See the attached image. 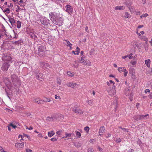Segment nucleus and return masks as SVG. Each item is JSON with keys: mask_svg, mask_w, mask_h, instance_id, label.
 Segmentation results:
<instances>
[{"mask_svg": "<svg viewBox=\"0 0 152 152\" xmlns=\"http://www.w3.org/2000/svg\"><path fill=\"white\" fill-rule=\"evenodd\" d=\"M124 7L123 6H116L115 8V9L116 10H124Z\"/></svg>", "mask_w": 152, "mask_h": 152, "instance_id": "obj_20", "label": "nucleus"}, {"mask_svg": "<svg viewBox=\"0 0 152 152\" xmlns=\"http://www.w3.org/2000/svg\"><path fill=\"white\" fill-rule=\"evenodd\" d=\"M66 12L68 13L69 14H72L73 12L72 7L69 5H67L65 6Z\"/></svg>", "mask_w": 152, "mask_h": 152, "instance_id": "obj_9", "label": "nucleus"}, {"mask_svg": "<svg viewBox=\"0 0 152 152\" xmlns=\"http://www.w3.org/2000/svg\"><path fill=\"white\" fill-rule=\"evenodd\" d=\"M149 118V115L147 114L145 115H140V120H145Z\"/></svg>", "mask_w": 152, "mask_h": 152, "instance_id": "obj_18", "label": "nucleus"}, {"mask_svg": "<svg viewBox=\"0 0 152 152\" xmlns=\"http://www.w3.org/2000/svg\"><path fill=\"white\" fill-rule=\"evenodd\" d=\"M1 9L3 10V11L4 12H6L7 14H9L10 13V10L9 8H7L6 10H4L2 9V7H0Z\"/></svg>", "mask_w": 152, "mask_h": 152, "instance_id": "obj_21", "label": "nucleus"}, {"mask_svg": "<svg viewBox=\"0 0 152 152\" xmlns=\"http://www.w3.org/2000/svg\"><path fill=\"white\" fill-rule=\"evenodd\" d=\"M122 130H123L124 132L126 131L127 132H128V129H126L123 128Z\"/></svg>", "mask_w": 152, "mask_h": 152, "instance_id": "obj_60", "label": "nucleus"}, {"mask_svg": "<svg viewBox=\"0 0 152 152\" xmlns=\"http://www.w3.org/2000/svg\"><path fill=\"white\" fill-rule=\"evenodd\" d=\"M40 21L42 24L47 26L50 23V20L46 18H41Z\"/></svg>", "mask_w": 152, "mask_h": 152, "instance_id": "obj_7", "label": "nucleus"}, {"mask_svg": "<svg viewBox=\"0 0 152 152\" xmlns=\"http://www.w3.org/2000/svg\"><path fill=\"white\" fill-rule=\"evenodd\" d=\"M52 1H60L61 2H63L64 1V0H52Z\"/></svg>", "mask_w": 152, "mask_h": 152, "instance_id": "obj_52", "label": "nucleus"}, {"mask_svg": "<svg viewBox=\"0 0 152 152\" xmlns=\"http://www.w3.org/2000/svg\"><path fill=\"white\" fill-rule=\"evenodd\" d=\"M84 130L88 132L89 130V127L88 126H86L84 128Z\"/></svg>", "mask_w": 152, "mask_h": 152, "instance_id": "obj_41", "label": "nucleus"}, {"mask_svg": "<svg viewBox=\"0 0 152 152\" xmlns=\"http://www.w3.org/2000/svg\"><path fill=\"white\" fill-rule=\"evenodd\" d=\"M133 118L136 121H138L139 120H140V115H134V116Z\"/></svg>", "mask_w": 152, "mask_h": 152, "instance_id": "obj_22", "label": "nucleus"}, {"mask_svg": "<svg viewBox=\"0 0 152 152\" xmlns=\"http://www.w3.org/2000/svg\"><path fill=\"white\" fill-rule=\"evenodd\" d=\"M128 73V72L127 71V70L124 72V75L125 77H126L127 76Z\"/></svg>", "mask_w": 152, "mask_h": 152, "instance_id": "obj_62", "label": "nucleus"}, {"mask_svg": "<svg viewBox=\"0 0 152 152\" xmlns=\"http://www.w3.org/2000/svg\"><path fill=\"white\" fill-rule=\"evenodd\" d=\"M43 102H44L43 100H39V104H42L43 103Z\"/></svg>", "mask_w": 152, "mask_h": 152, "instance_id": "obj_64", "label": "nucleus"}, {"mask_svg": "<svg viewBox=\"0 0 152 152\" xmlns=\"http://www.w3.org/2000/svg\"><path fill=\"white\" fill-rule=\"evenodd\" d=\"M66 42L67 43V44L66 45L67 46H69L70 47V48H72V44L70 43V42L68 40H65Z\"/></svg>", "mask_w": 152, "mask_h": 152, "instance_id": "obj_28", "label": "nucleus"}, {"mask_svg": "<svg viewBox=\"0 0 152 152\" xmlns=\"http://www.w3.org/2000/svg\"><path fill=\"white\" fill-rule=\"evenodd\" d=\"M45 49L44 46L41 45L38 48V53L40 57H42L45 55Z\"/></svg>", "mask_w": 152, "mask_h": 152, "instance_id": "obj_2", "label": "nucleus"}, {"mask_svg": "<svg viewBox=\"0 0 152 152\" xmlns=\"http://www.w3.org/2000/svg\"><path fill=\"white\" fill-rule=\"evenodd\" d=\"M11 79L12 82L15 86L20 85V80L18 78L17 76L13 74L12 75Z\"/></svg>", "mask_w": 152, "mask_h": 152, "instance_id": "obj_1", "label": "nucleus"}, {"mask_svg": "<svg viewBox=\"0 0 152 152\" xmlns=\"http://www.w3.org/2000/svg\"><path fill=\"white\" fill-rule=\"evenodd\" d=\"M78 106L77 105H75L74 107L72 108V111L76 114H82L83 113L82 110L78 109Z\"/></svg>", "mask_w": 152, "mask_h": 152, "instance_id": "obj_5", "label": "nucleus"}, {"mask_svg": "<svg viewBox=\"0 0 152 152\" xmlns=\"http://www.w3.org/2000/svg\"><path fill=\"white\" fill-rule=\"evenodd\" d=\"M95 141V140L94 139H91L89 140V142L90 143L94 142Z\"/></svg>", "mask_w": 152, "mask_h": 152, "instance_id": "obj_61", "label": "nucleus"}, {"mask_svg": "<svg viewBox=\"0 0 152 152\" xmlns=\"http://www.w3.org/2000/svg\"><path fill=\"white\" fill-rule=\"evenodd\" d=\"M77 84L76 83H73L72 82H69L66 84V85L72 88H74L76 86Z\"/></svg>", "mask_w": 152, "mask_h": 152, "instance_id": "obj_13", "label": "nucleus"}, {"mask_svg": "<svg viewBox=\"0 0 152 152\" xmlns=\"http://www.w3.org/2000/svg\"><path fill=\"white\" fill-rule=\"evenodd\" d=\"M10 66V65L8 63H4L3 64L1 67L2 70L4 71H7L8 70Z\"/></svg>", "mask_w": 152, "mask_h": 152, "instance_id": "obj_11", "label": "nucleus"}, {"mask_svg": "<svg viewBox=\"0 0 152 152\" xmlns=\"http://www.w3.org/2000/svg\"><path fill=\"white\" fill-rule=\"evenodd\" d=\"M121 69V71L122 72H125L126 71L125 67L122 68V69Z\"/></svg>", "mask_w": 152, "mask_h": 152, "instance_id": "obj_57", "label": "nucleus"}, {"mask_svg": "<svg viewBox=\"0 0 152 152\" xmlns=\"http://www.w3.org/2000/svg\"><path fill=\"white\" fill-rule=\"evenodd\" d=\"M21 40H19L15 41V42H13L12 44H15L16 45H19V44H21Z\"/></svg>", "mask_w": 152, "mask_h": 152, "instance_id": "obj_29", "label": "nucleus"}, {"mask_svg": "<svg viewBox=\"0 0 152 152\" xmlns=\"http://www.w3.org/2000/svg\"><path fill=\"white\" fill-rule=\"evenodd\" d=\"M63 19L61 17H59L58 19H56L53 22L54 23L59 26H61L63 24Z\"/></svg>", "mask_w": 152, "mask_h": 152, "instance_id": "obj_6", "label": "nucleus"}, {"mask_svg": "<svg viewBox=\"0 0 152 152\" xmlns=\"http://www.w3.org/2000/svg\"><path fill=\"white\" fill-rule=\"evenodd\" d=\"M20 9H21L18 6H17V7L16 10V11L17 12Z\"/></svg>", "mask_w": 152, "mask_h": 152, "instance_id": "obj_63", "label": "nucleus"}, {"mask_svg": "<svg viewBox=\"0 0 152 152\" xmlns=\"http://www.w3.org/2000/svg\"><path fill=\"white\" fill-rule=\"evenodd\" d=\"M61 82L60 79H58L57 80V84L59 85H60L61 84Z\"/></svg>", "mask_w": 152, "mask_h": 152, "instance_id": "obj_50", "label": "nucleus"}, {"mask_svg": "<svg viewBox=\"0 0 152 152\" xmlns=\"http://www.w3.org/2000/svg\"><path fill=\"white\" fill-rule=\"evenodd\" d=\"M44 102H48L50 101V100L49 98H46L43 100Z\"/></svg>", "mask_w": 152, "mask_h": 152, "instance_id": "obj_44", "label": "nucleus"}, {"mask_svg": "<svg viewBox=\"0 0 152 152\" xmlns=\"http://www.w3.org/2000/svg\"><path fill=\"white\" fill-rule=\"evenodd\" d=\"M115 141L117 143H119L121 142V140L120 138H118L116 139Z\"/></svg>", "mask_w": 152, "mask_h": 152, "instance_id": "obj_45", "label": "nucleus"}, {"mask_svg": "<svg viewBox=\"0 0 152 152\" xmlns=\"http://www.w3.org/2000/svg\"><path fill=\"white\" fill-rule=\"evenodd\" d=\"M86 102L90 105H92L93 104V102L91 100L88 99L86 101Z\"/></svg>", "mask_w": 152, "mask_h": 152, "instance_id": "obj_31", "label": "nucleus"}, {"mask_svg": "<svg viewBox=\"0 0 152 152\" xmlns=\"http://www.w3.org/2000/svg\"><path fill=\"white\" fill-rule=\"evenodd\" d=\"M105 131V128L104 126H102L100 127L99 132V135L100 136H101L102 134Z\"/></svg>", "mask_w": 152, "mask_h": 152, "instance_id": "obj_15", "label": "nucleus"}, {"mask_svg": "<svg viewBox=\"0 0 152 152\" xmlns=\"http://www.w3.org/2000/svg\"><path fill=\"white\" fill-rule=\"evenodd\" d=\"M94 49H92L90 51V54L91 55L93 54V53L94 51Z\"/></svg>", "mask_w": 152, "mask_h": 152, "instance_id": "obj_46", "label": "nucleus"}, {"mask_svg": "<svg viewBox=\"0 0 152 152\" xmlns=\"http://www.w3.org/2000/svg\"><path fill=\"white\" fill-rule=\"evenodd\" d=\"M10 23H11L12 26L14 25H15V21L13 18H9Z\"/></svg>", "mask_w": 152, "mask_h": 152, "instance_id": "obj_17", "label": "nucleus"}, {"mask_svg": "<svg viewBox=\"0 0 152 152\" xmlns=\"http://www.w3.org/2000/svg\"><path fill=\"white\" fill-rule=\"evenodd\" d=\"M75 64H73L71 65L72 66L75 68H77L78 66V64L76 61H74Z\"/></svg>", "mask_w": 152, "mask_h": 152, "instance_id": "obj_25", "label": "nucleus"}, {"mask_svg": "<svg viewBox=\"0 0 152 152\" xmlns=\"http://www.w3.org/2000/svg\"><path fill=\"white\" fill-rule=\"evenodd\" d=\"M39 100H40L39 99L37 98L34 99L33 101L34 102L37 103L38 104H39Z\"/></svg>", "mask_w": 152, "mask_h": 152, "instance_id": "obj_37", "label": "nucleus"}, {"mask_svg": "<svg viewBox=\"0 0 152 152\" xmlns=\"http://www.w3.org/2000/svg\"><path fill=\"white\" fill-rule=\"evenodd\" d=\"M124 17L125 18H129L130 17V14L128 13L127 12H126L125 13Z\"/></svg>", "mask_w": 152, "mask_h": 152, "instance_id": "obj_30", "label": "nucleus"}, {"mask_svg": "<svg viewBox=\"0 0 152 152\" xmlns=\"http://www.w3.org/2000/svg\"><path fill=\"white\" fill-rule=\"evenodd\" d=\"M26 152H32V151L29 149H26Z\"/></svg>", "mask_w": 152, "mask_h": 152, "instance_id": "obj_54", "label": "nucleus"}, {"mask_svg": "<svg viewBox=\"0 0 152 152\" xmlns=\"http://www.w3.org/2000/svg\"><path fill=\"white\" fill-rule=\"evenodd\" d=\"M80 62L85 65L90 66L91 64V63L90 61L87 60L85 61L83 57H81Z\"/></svg>", "mask_w": 152, "mask_h": 152, "instance_id": "obj_8", "label": "nucleus"}, {"mask_svg": "<svg viewBox=\"0 0 152 152\" xmlns=\"http://www.w3.org/2000/svg\"><path fill=\"white\" fill-rule=\"evenodd\" d=\"M140 39L142 40H143L145 41H147L148 40V39L146 37H144L143 36H141L140 37Z\"/></svg>", "mask_w": 152, "mask_h": 152, "instance_id": "obj_38", "label": "nucleus"}, {"mask_svg": "<svg viewBox=\"0 0 152 152\" xmlns=\"http://www.w3.org/2000/svg\"><path fill=\"white\" fill-rule=\"evenodd\" d=\"M65 135H66V137H70L71 135H74V134L73 133H66Z\"/></svg>", "mask_w": 152, "mask_h": 152, "instance_id": "obj_34", "label": "nucleus"}, {"mask_svg": "<svg viewBox=\"0 0 152 152\" xmlns=\"http://www.w3.org/2000/svg\"><path fill=\"white\" fill-rule=\"evenodd\" d=\"M23 135L24 136L27 137L29 139L30 138V137L28 135H27L26 134H23Z\"/></svg>", "mask_w": 152, "mask_h": 152, "instance_id": "obj_56", "label": "nucleus"}, {"mask_svg": "<svg viewBox=\"0 0 152 152\" xmlns=\"http://www.w3.org/2000/svg\"><path fill=\"white\" fill-rule=\"evenodd\" d=\"M15 146L18 148H23L24 146L23 142L21 143L17 142L15 144Z\"/></svg>", "mask_w": 152, "mask_h": 152, "instance_id": "obj_14", "label": "nucleus"}, {"mask_svg": "<svg viewBox=\"0 0 152 152\" xmlns=\"http://www.w3.org/2000/svg\"><path fill=\"white\" fill-rule=\"evenodd\" d=\"M40 66L42 68L45 69V68L51 67L50 66L48 63H41Z\"/></svg>", "mask_w": 152, "mask_h": 152, "instance_id": "obj_12", "label": "nucleus"}, {"mask_svg": "<svg viewBox=\"0 0 152 152\" xmlns=\"http://www.w3.org/2000/svg\"><path fill=\"white\" fill-rule=\"evenodd\" d=\"M75 132L76 133V137L77 138H79L81 136V133L77 131H75Z\"/></svg>", "mask_w": 152, "mask_h": 152, "instance_id": "obj_24", "label": "nucleus"}, {"mask_svg": "<svg viewBox=\"0 0 152 152\" xmlns=\"http://www.w3.org/2000/svg\"><path fill=\"white\" fill-rule=\"evenodd\" d=\"M62 132V131L61 130V131H58L56 132V134H57L58 135H60L61 134V133Z\"/></svg>", "mask_w": 152, "mask_h": 152, "instance_id": "obj_55", "label": "nucleus"}, {"mask_svg": "<svg viewBox=\"0 0 152 152\" xmlns=\"http://www.w3.org/2000/svg\"><path fill=\"white\" fill-rule=\"evenodd\" d=\"M54 134L55 133L53 131H51L48 132V135L49 137H51L53 136Z\"/></svg>", "mask_w": 152, "mask_h": 152, "instance_id": "obj_26", "label": "nucleus"}, {"mask_svg": "<svg viewBox=\"0 0 152 152\" xmlns=\"http://www.w3.org/2000/svg\"><path fill=\"white\" fill-rule=\"evenodd\" d=\"M35 73L36 74L37 79L40 80H41V79H42L43 75L42 73L40 72L39 73L38 71H36Z\"/></svg>", "mask_w": 152, "mask_h": 152, "instance_id": "obj_10", "label": "nucleus"}, {"mask_svg": "<svg viewBox=\"0 0 152 152\" xmlns=\"http://www.w3.org/2000/svg\"><path fill=\"white\" fill-rule=\"evenodd\" d=\"M145 62L148 68L150 67L151 64L150 60L149 59L145 60Z\"/></svg>", "mask_w": 152, "mask_h": 152, "instance_id": "obj_19", "label": "nucleus"}, {"mask_svg": "<svg viewBox=\"0 0 152 152\" xmlns=\"http://www.w3.org/2000/svg\"><path fill=\"white\" fill-rule=\"evenodd\" d=\"M88 152H94L93 149L91 148H88L87 150Z\"/></svg>", "mask_w": 152, "mask_h": 152, "instance_id": "obj_35", "label": "nucleus"}, {"mask_svg": "<svg viewBox=\"0 0 152 152\" xmlns=\"http://www.w3.org/2000/svg\"><path fill=\"white\" fill-rule=\"evenodd\" d=\"M132 0H126L124 3L129 8L130 7L132 4Z\"/></svg>", "mask_w": 152, "mask_h": 152, "instance_id": "obj_16", "label": "nucleus"}, {"mask_svg": "<svg viewBox=\"0 0 152 152\" xmlns=\"http://www.w3.org/2000/svg\"><path fill=\"white\" fill-rule=\"evenodd\" d=\"M148 92H150V90L148 89H146L145 90V93H147Z\"/></svg>", "mask_w": 152, "mask_h": 152, "instance_id": "obj_59", "label": "nucleus"}, {"mask_svg": "<svg viewBox=\"0 0 152 152\" xmlns=\"http://www.w3.org/2000/svg\"><path fill=\"white\" fill-rule=\"evenodd\" d=\"M10 126H12L13 128L15 129L17 127V126L16 125H13L12 123H10L9 124Z\"/></svg>", "mask_w": 152, "mask_h": 152, "instance_id": "obj_43", "label": "nucleus"}, {"mask_svg": "<svg viewBox=\"0 0 152 152\" xmlns=\"http://www.w3.org/2000/svg\"><path fill=\"white\" fill-rule=\"evenodd\" d=\"M80 50L79 48L77 47L76 48V52H77L76 55H78L80 53Z\"/></svg>", "mask_w": 152, "mask_h": 152, "instance_id": "obj_39", "label": "nucleus"}, {"mask_svg": "<svg viewBox=\"0 0 152 152\" xmlns=\"http://www.w3.org/2000/svg\"><path fill=\"white\" fill-rule=\"evenodd\" d=\"M134 71V69L132 68H129V72L130 73L132 72H133Z\"/></svg>", "mask_w": 152, "mask_h": 152, "instance_id": "obj_51", "label": "nucleus"}, {"mask_svg": "<svg viewBox=\"0 0 152 152\" xmlns=\"http://www.w3.org/2000/svg\"><path fill=\"white\" fill-rule=\"evenodd\" d=\"M54 118V117H48L47 118V120L48 121H53Z\"/></svg>", "mask_w": 152, "mask_h": 152, "instance_id": "obj_27", "label": "nucleus"}, {"mask_svg": "<svg viewBox=\"0 0 152 152\" xmlns=\"http://www.w3.org/2000/svg\"><path fill=\"white\" fill-rule=\"evenodd\" d=\"M49 16L50 20L53 22L55 20L58 18L59 15L56 12H52L49 13Z\"/></svg>", "mask_w": 152, "mask_h": 152, "instance_id": "obj_3", "label": "nucleus"}, {"mask_svg": "<svg viewBox=\"0 0 152 152\" xmlns=\"http://www.w3.org/2000/svg\"><path fill=\"white\" fill-rule=\"evenodd\" d=\"M14 35L13 36H10L12 38H17V37H18V34H16L15 33V32H14Z\"/></svg>", "mask_w": 152, "mask_h": 152, "instance_id": "obj_33", "label": "nucleus"}, {"mask_svg": "<svg viewBox=\"0 0 152 152\" xmlns=\"http://www.w3.org/2000/svg\"><path fill=\"white\" fill-rule=\"evenodd\" d=\"M137 143L138 144H139L140 145L141 143H142L141 141L139 139L138 140Z\"/></svg>", "mask_w": 152, "mask_h": 152, "instance_id": "obj_58", "label": "nucleus"}, {"mask_svg": "<svg viewBox=\"0 0 152 152\" xmlns=\"http://www.w3.org/2000/svg\"><path fill=\"white\" fill-rule=\"evenodd\" d=\"M136 63H137V62L136 61H132L131 62L132 64L133 65L136 64Z\"/></svg>", "mask_w": 152, "mask_h": 152, "instance_id": "obj_53", "label": "nucleus"}, {"mask_svg": "<svg viewBox=\"0 0 152 152\" xmlns=\"http://www.w3.org/2000/svg\"><path fill=\"white\" fill-rule=\"evenodd\" d=\"M110 83H113V86L112 87V90H110L108 91V93L109 95L111 96H113L115 95L116 94L115 90V86L114 85L115 83L114 81L112 80H110Z\"/></svg>", "mask_w": 152, "mask_h": 152, "instance_id": "obj_4", "label": "nucleus"}, {"mask_svg": "<svg viewBox=\"0 0 152 152\" xmlns=\"http://www.w3.org/2000/svg\"><path fill=\"white\" fill-rule=\"evenodd\" d=\"M133 55V54L131 53L129 55H128V57L129 58V59H131L133 57L132 56Z\"/></svg>", "mask_w": 152, "mask_h": 152, "instance_id": "obj_47", "label": "nucleus"}, {"mask_svg": "<svg viewBox=\"0 0 152 152\" xmlns=\"http://www.w3.org/2000/svg\"><path fill=\"white\" fill-rule=\"evenodd\" d=\"M148 16V14L147 13H145V14H143L142 15H141L140 17L142 18V17H146Z\"/></svg>", "mask_w": 152, "mask_h": 152, "instance_id": "obj_42", "label": "nucleus"}, {"mask_svg": "<svg viewBox=\"0 0 152 152\" xmlns=\"http://www.w3.org/2000/svg\"><path fill=\"white\" fill-rule=\"evenodd\" d=\"M111 136V134H110L108 133L105 135V136L107 138H108L109 137H110Z\"/></svg>", "mask_w": 152, "mask_h": 152, "instance_id": "obj_49", "label": "nucleus"}, {"mask_svg": "<svg viewBox=\"0 0 152 152\" xmlns=\"http://www.w3.org/2000/svg\"><path fill=\"white\" fill-rule=\"evenodd\" d=\"M126 93L127 95L129 96L130 94V96H132L133 95L132 94V92H130L129 89L128 90L127 92Z\"/></svg>", "mask_w": 152, "mask_h": 152, "instance_id": "obj_32", "label": "nucleus"}, {"mask_svg": "<svg viewBox=\"0 0 152 152\" xmlns=\"http://www.w3.org/2000/svg\"><path fill=\"white\" fill-rule=\"evenodd\" d=\"M51 140L52 141L54 142V141H57V139H56V138L54 137V138H51Z\"/></svg>", "mask_w": 152, "mask_h": 152, "instance_id": "obj_48", "label": "nucleus"}, {"mask_svg": "<svg viewBox=\"0 0 152 152\" xmlns=\"http://www.w3.org/2000/svg\"><path fill=\"white\" fill-rule=\"evenodd\" d=\"M16 24L17 28H20L21 26V22L20 20H18L16 22Z\"/></svg>", "mask_w": 152, "mask_h": 152, "instance_id": "obj_23", "label": "nucleus"}, {"mask_svg": "<svg viewBox=\"0 0 152 152\" xmlns=\"http://www.w3.org/2000/svg\"><path fill=\"white\" fill-rule=\"evenodd\" d=\"M12 59L11 57L10 56H6L5 60L8 61H11Z\"/></svg>", "mask_w": 152, "mask_h": 152, "instance_id": "obj_36", "label": "nucleus"}, {"mask_svg": "<svg viewBox=\"0 0 152 152\" xmlns=\"http://www.w3.org/2000/svg\"><path fill=\"white\" fill-rule=\"evenodd\" d=\"M31 37L32 38L34 39H35L36 38H37V36L34 34H33L31 35Z\"/></svg>", "mask_w": 152, "mask_h": 152, "instance_id": "obj_40", "label": "nucleus"}]
</instances>
